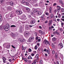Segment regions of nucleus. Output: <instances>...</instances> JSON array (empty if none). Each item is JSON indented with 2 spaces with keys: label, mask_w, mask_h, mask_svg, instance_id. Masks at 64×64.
Segmentation results:
<instances>
[{
  "label": "nucleus",
  "mask_w": 64,
  "mask_h": 64,
  "mask_svg": "<svg viewBox=\"0 0 64 64\" xmlns=\"http://www.w3.org/2000/svg\"><path fill=\"white\" fill-rule=\"evenodd\" d=\"M42 34H44V32L42 31V33H41Z\"/></svg>",
  "instance_id": "nucleus-47"
},
{
  "label": "nucleus",
  "mask_w": 64,
  "mask_h": 64,
  "mask_svg": "<svg viewBox=\"0 0 64 64\" xmlns=\"http://www.w3.org/2000/svg\"><path fill=\"white\" fill-rule=\"evenodd\" d=\"M25 29L26 30H29L30 28H29V25L26 24L25 26Z\"/></svg>",
  "instance_id": "nucleus-2"
},
{
  "label": "nucleus",
  "mask_w": 64,
  "mask_h": 64,
  "mask_svg": "<svg viewBox=\"0 0 64 64\" xmlns=\"http://www.w3.org/2000/svg\"><path fill=\"white\" fill-rule=\"evenodd\" d=\"M35 20H32L30 22V24L32 25L33 24H34V23H35Z\"/></svg>",
  "instance_id": "nucleus-12"
},
{
  "label": "nucleus",
  "mask_w": 64,
  "mask_h": 64,
  "mask_svg": "<svg viewBox=\"0 0 64 64\" xmlns=\"http://www.w3.org/2000/svg\"><path fill=\"white\" fill-rule=\"evenodd\" d=\"M26 48H27V47L22 48V50H26Z\"/></svg>",
  "instance_id": "nucleus-26"
},
{
  "label": "nucleus",
  "mask_w": 64,
  "mask_h": 64,
  "mask_svg": "<svg viewBox=\"0 0 64 64\" xmlns=\"http://www.w3.org/2000/svg\"><path fill=\"white\" fill-rule=\"evenodd\" d=\"M3 28V27L1 26H0V29H2Z\"/></svg>",
  "instance_id": "nucleus-38"
},
{
  "label": "nucleus",
  "mask_w": 64,
  "mask_h": 64,
  "mask_svg": "<svg viewBox=\"0 0 64 64\" xmlns=\"http://www.w3.org/2000/svg\"><path fill=\"white\" fill-rule=\"evenodd\" d=\"M58 57V54H56L55 57L56 58H57Z\"/></svg>",
  "instance_id": "nucleus-40"
},
{
  "label": "nucleus",
  "mask_w": 64,
  "mask_h": 64,
  "mask_svg": "<svg viewBox=\"0 0 64 64\" xmlns=\"http://www.w3.org/2000/svg\"><path fill=\"white\" fill-rule=\"evenodd\" d=\"M59 2L61 4H62V5H64V4L63 3V2L61 0H60L59 1Z\"/></svg>",
  "instance_id": "nucleus-14"
},
{
  "label": "nucleus",
  "mask_w": 64,
  "mask_h": 64,
  "mask_svg": "<svg viewBox=\"0 0 64 64\" xmlns=\"http://www.w3.org/2000/svg\"><path fill=\"white\" fill-rule=\"evenodd\" d=\"M57 32H54L53 33H54V34H57Z\"/></svg>",
  "instance_id": "nucleus-50"
},
{
  "label": "nucleus",
  "mask_w": 64,
  "mask_h": 64,
  "mask_svg": "<svg viewBox=\"0 0 64 64\" xmlns=\"http://www.w3.org/2000/svg\"><path fill=\"white\" fill-rule=\"evenodd\" d=\"M41 41V39H38V42H40Z\"/></svg>",
  "instance_id": "nucleus-48"
},
{
  "label": "nucleus",
  "mask_w": 64,
  "mask_h": 64,
  "mask_svg": "<svg viewBox=\"0 0 64 64\" xmlns=\"http://www.w3.org/2000/svg\"><path fill=\"white\" fill-rule=\"evenodd\" d=\"M57 34L58 35H59V34H59V32H57Z\"/></svg>",
  "instance_id": "nucleus-63"
},
{
  "label": "nucleus",
  "mask_w": 64,
  "mask_h": 64,
  "mask_svg": "<svg viewBox=\"0 0 64 64\" xmlns=\"http://www.w3.org/2000/svg\"><path fill=\"white\" fill-rule=\"evenodd\" d=\"M10 27H16V26L14 25H12Z\"/></svg>",
  "instance_id": "nucleus-30"
},
{
  "label": "nucleus",
  "mask_w": 64,
  "mask_h": 64,
  "mask_svg": "<svg viewBox=\"0 0 64 64\" xmlns=\"http://www.w3.org/2000/svg\"><path fill=\"white\" fill-rule=\"evenodd\" d=\"M38 50L39 51H41V49L40 48H39Z\"/></svg>",
  "instance_id": "nucleus-61"
},
{
  "label": "nucleus",
  "mask_w": 64,
  "mask_h": 64,
  "mask_svg": "<svg viewBox=\"0 0 64 64\" xmlns=\"http://www.w3.org/2000/svg\"><path fill=\"white\" fill-rule=\"evenodd\" d=\"M44 42L46 44V45H48V44L49 45H50L49 42H48L46 40H44Z\"/></svg>",
  "instance_id": "nucleus-6"
},
{
  "label": "nucleus",
  "mask_w": 64,
  "mask_h": 64,
  "mask_svg": "<svg viewBox=\"0 0 64 64\" xmlns=\"http://www.w3.org/2000/svg\"><path fill=\"white\" fill-rule=\"evenodd\" d=\"M4 28L5 31H8V30L9 29V28H7V27H6L5 26H4Z\"/></svg>",
  "instance_id": "nucleus-3"
},
{
  "label": "nucleus",
  "mask_w": 64,
  "mask_h": 64,
  "mask_svg": "<svg viewBox=\"0 0 64 64\" xmlns=\"http://www.w3.org/2000/svg\"><path fill=\"white\" fill-rule=\"evenodd\" d=\"M50 9V13H52V7H50V8H49Z\"/></svg>",
  "instance_id": "nucleus-19"
},
{
  "label": "nucleus",
  "mask_w": 64,
  "mask_h": 64,
  "mask_svg": "<svg viewBox=\"0 0 64 64\" xmlns=\"http://www.w3.org/2000/svg\"><path fill=\"white\" fill-rule=\"evenodd\" d=\"M13 15H12V14H11L10 15V17H13Z\"/></svg>",
  "instance_id": "nucleus-57"
},
{
  "label": "nucleus",
  "mask_w": 64,
  "mask_h": 64,
  "mask_svg": "<svg viewBox=\"0 0 64 64\" xmlns=\"http://www.w3.org/2000/svg\"><path fill=\"white\" fill-rule=\"evenodd\" d=\"M11 46H12V48H14V49H15V48H15V47L14 46H13V45H12Z\"/></svg>",
  "instance_id": "nucleus-37"
},
{
  "label": "nucleus",
  "mask_w": 64,
  "mask_h": 64,
  "mask_svg": "<svg viewBox=\"0 0 64 64\" xmlns=\"http://www.w3.org/2000/svg\"><path fill=\"white\" fill-rule=\"evenodd\" d=\"M38 11V10H34V13H36V12L37 13Z\"/></svg>",
  "instance_id": "nucleus-32"
},
{
  "label": "nucleus",
  "mask_w": 64,
  "mask_h": 64,
  "mask_svg": "<svg viewBox=\"0 0 64 64\" xmlns=\"http://www.w3.org/2000/svg\"><path fill=\"white\" fill-rule=\"evenodd\" d=\"M37 13L38 15H41V13L40 11H38Z\"/></svg>",
  "instance_id": "nucleus-13"
},
{
  "label": "nucleus",
  "mask_w": 64,
  "mask_h": 64,
  "mask_svg": "<svg viewBox=\"0 0 64 64\" xmlns=\"http://www.w3.org/2000/svg\"><path fill=\"white\" fill-rule=\"evenodd\" d=\"M61 10L62 12H64V8H62L61 9Z\"/></svg>",
  "instance_id": "nucleus-29"
},
{
  "label": "nucleus",
  "mask_w": 64,
  "mask_h": 64,
  "mask_svg": "<svg viewBox=\"0 0 64 64\" xmlns=\"http://www.w3.org/2000/svg\"><path fill=\"white\" fill-rule=\"evenodd\" d=\"M7 10H12V7L10 6H8L7 8Z\"/></svg>",
  "instance_id": "nucleus-10"
},
{
  "label": "nucleus",
  "mask_w": 64,
  "mask_h": 64,
  "mask_svg": "<svg viewBox=\"0 0 64 64\" xmlns=\"http://www.w3.org/2000/svg\"><path fill=\"white\" fill-rule=\"evenodd\" d=\"M57 8H58L57 9V11L58 12H59V11L61 10V7L60 6H57Z\"/></svg>",
  "instance_id": "nucleus-8"
},
{
  "label": "nucleus",
  "mask_w": 64,
  "mask_h": 64,
  "mask_svg": "<svg viewBox=\"0 0 64 64\" xmlns=\"http://www.w3.org/2000/svg\"><path fill=\"white\" fill-rule=\"evenodd\" d=\"M6 17L7 18H9V15L8 14H6Z\"/></svg>",
  "instance_id": "nucleus-24"
},
{
  "label": "nucleus",
  "mask_w": 64,
  "mask_h": 64,
  "mask_svg": "<svg viewBox=\"0 0 64 64\" xmlns=\"http://www.w3.org/2000/svg\"><path fill=\"white\" fill-rule=\"evenodd\" d=\"M1 2L2 3V2H4V1H5L4 0H1Z\"/></svg>",
  "instance_id": "nucleus-49"
},
{
  "label": "nucleus",
  "mask_w": 64,
  "mask_h": 64,
  "mask_svg": "<svg viewBox=\"0 0 64 64\" xmlns=\"http://www.w3.org/2000/svg\"><path fill=\"white\" fill-rule=\"evenodd\" d=\"M57 21H59V20H60V19H57Z\"/></svg>",
  "instance_id": "nucleus-62"
},
{
  "label": "nucleus",
  "mask_w": 64,
  "mask_h": 64,
  "mask_svg": "<svg viewBox=\"0 0 64 64\" xmlns=\"http://www.w3.org/2000/svg\"><path fill=\"white\" fill-rule=\"evenodd\" d=\"M37 45H38V46H40V44L39 43H37Z\"/></svg>",
  "instance_id": "nucleus-46"
},
{
  "label": "nucleus",
  "mask_w": 64,
  "mask_h": 64,
  "mask_svg": "<svg viewBox=\"0 0 64 64\" xmlns=\"http://www.w3.org/2000/svg\"><path fill=\"white\" fill-rule=\"evenodd\" d=\"M38 54H36V57H37V58H38Z\"/></svg>",
  "instance_id": "nucleus-54"
},
{
  "label": "nucleus",
  "mask_w": 64,
  "mask_h": 64,
  "mask_svg": "<svg viewBox=\"0 0 64 64\" xmlns=\"http://www.w3.org/2000/svg\"><path fill=\"white\" fill-rule=\"evenodd\" d=\"M9 4H10L11 6H13L14 5V4L11 1L8 2Z\"/></svg>",
  "instance_id": "nucleus-11"
},
{
  "label": "nucleus",
  "mask_w": 64,
  "mask_h": 64,
  "mask_svg": "<svg viewBox=\"0 0 64 64\" xmlns=\"http://www.w3.org/2000/svg\"><path fill=\"white\" fill-rule=\"evenodd\" d=\"M37 45H36L34 47V49L36 50V49H37Z\"/></svg>",
  "instance_id": "nucleus-31"
},
{
  "label": "nucleus",
  "mask_w": 64,
  "mask_h": 64,
  "mask_svg": "<svg viewBox=\"0 0 64 64\" xmlns=\"http://www.w3.org/2000/svg\"><path fill=\"white\" fill-rule=\"evenodd\" d=\"M8 61L11 62L12 61V60H11V59H10L8 60Z\"/></svg>",
  "instance_id": "nucleus-45"
},
{
  "label": "nucleus",
  "mask_w": 64,
  "mask_h": 64,
  "mask_svg": "<svg viewBox=\"0 0 64 64\" xmlns=\"http://www.w3.org/2000/svg\"><path fill=\"white\" fill-rule=\"evenodd\" d=\"M29 35V32H27L26 34H24V36L26 37H28Z\"/></svg>",
  "instance_id": "nucleus-9"
},
{
  "label": "nucleus",
  "mask_w": 64,
  "mask_h": 64,
  "mask_svg": "<svg viewBox=\"0 0 64 64\" xmlns=\"http://www.w3.org/2000/svg\"><path fill=\"white\" fill-rule=\"evenodd\" d=\"M34 38L33 37L31 36L29 39L28 41L29 42H31L34 41Z\"/></svg>",
  "instance_id": "nucleus-1"
},
{
  "label": "nucleus",
  "mask_w": 64,
  "mask_h": 64,
  "mask_svg": "<svg viewBox=\"0 0 64 64\" xmlns=\"http://www.w3.org/2000/svg\"><path fill=\"white\" fill-rule=\"evenodd\" d=\"M48 23V20H46L45 22V23Z\"/></svg>",
  "instance_id": "nucleus-55"
},
{
  "label": "nucleus",
  "mask_w": 64,
  "mask_h": 64,
  "mask_svg": "<svg viewBox=\"0 0 64 64\" xmlns=\"http://www.w3.org/2000/svg\"><path fill=\"white\" fill-rule=\"evenodd\" d=\"M62 26H63L64 25V23L63 22H62L61 23Z\"/></svg>",
  "instance_id": "nucleus-52"
},
{
  "label": "nucleus",
  "mask_w": 64,
  "mask_h": 64,
  "mask_svg": "<svg viewBox=\"0 0 64 64\" xmlns=\"http://www.w3.org/2000/svg\"><path fill=\"white\" fill-rule=\"evenodd\" d=\"M57 10L56 9L54 10V13H56V12H57Z\"/></svg>",
  "instance_id": "nucleus-41"
},
{
  "label": "nucleus",
  "mask_w": 64,
  "mask_h": 64,
  "mask_svg": "<svg viewBox=\"0 0 64 64\" xmlns=\"http://www.w3.org/2000/svg\"><path fill=\"white\" fill-rule=\"evenodd\" d=\"M52 41H56V38L55 37H54L52 38Z\"/></svg>",
  "instance_id": "nucleus-22"
},
{
  "label": "nucleus",
  "mask_w": 64,
  "mask_h": 64,
  "mask_svg": "<svg viewBox=\"0 0 64 64\" xmlns=\"http://www.w3.org/2000/svg\"><path fill=\"white\" fill-rule=\"evenodd\" d=\"M34 34H35V36H37V33H36V32Z\"/></svg>",
  "instance_id": "nucleus-58"
},
{
  "label": "nucleus",
  "mask_w": 64,
  "mask_h": 64,
  "mask_svg": "<svg viewBox=\"0 0 64 64\" xmlns=\"http://www.w3.org/2000/svg\"><path fill=\"white\" fill-rule=\"evenodd\" d=\"M31 55L32 56H34V54L33 53H32L31 54Z\"/></svg>",
  "instance_id": "nucleus-36"
},
{
  "label": "nucleus",
  "mask_w": 64,
  "mask_h": 64,
  "mask_svg": "<svg viewBox=\"0 0 64 64\" xmlns=\"http://www.w3.org/2000/svg\"><path fill=\"white\" fill-rule=\"evenodd\" d=\"M50 23H49V24L50 25L52 23V20H50L49 21Z\"/></svg>",
  "instance_id": "nucleus-16"
},
{
  "label": "nucleus",
  "mask_w": 64,
  "mask_h": 64,
  "mask_svg": "<svg viewBox=\"0 0 64 64\" xmlns=\"http://www.w3.org/2000/svg\"><path fill=\"white\" fill-rule=\"evenodd\" d=\"M26 2V1H25L24 0H22V3H23V4H24V3H25V2Z\"/></svg>",
  "instance_id": "nucleus-33"
},
{
  "label": "nucleus",
  "mask_w": 64,
  "mask_h": 64,
  "mask_svg": "<svg viewBox=\"0 0 64 64\" xmlns=\"http://www.w3.org/2000/svg\"><path fill=\"white\" fill-rule=\"evenodd\" d=\"M52 52V54H55V51H53Z\"/></svg>",
  "instance_id": "nucleus-51"
},
{
  "label": "nucleus",
  "mask_w": 64,
  "mask_h": 64,
  "mask_svg": "<svg viewBox=\"0 0 64 64\" xmlns=\"http://www.w3.org/2000/svg\"><path fill=\"white\" fill-rule=\"evenodd\" d=\"M30 56H29L28 58V59H30Z\"/></svg>",
  "instance_id": "nucleus-64"
},
{
  "label": "nucleus",
  "mask_w": 64,
  "mask_h": 64,
  "mask_svg": "<svg viewBox=\"0 0 64 64\" xmlns=\"http://www.w3.org/2000/svg\"><path fill=\"white\" fill-rule=\"evenodd\" d=\"M10 46L9 45L7 46H6V48H8V49L10 48Z\"/></svg>",
  "instance_id": "nucleus-27"
},
{
  "label": "nucleus",
  "mask_w": 64,
  "mask_h": 64,
  "mask_svg": "<svg viewBox=\"0 0 64 64\" xmlns=\"http://www.w3.org/2000/svg\"><path fill=\"white\" fill-rule=\"evenodd\" d=\"M24 5H26L27 6H28V5H29V3H28V2L26 1L24 3Z\"/></svg>",
  "instance_id": "nucleus-15"
},
{
  "label": "nucleus",
  "mask_w": 64,
  "mask_h": 64,
  "mask_svg": "<svg viewBox=\"0 0 64 64\" xmlns=\"http://www.w3.org/2000/svg\"><path fill=\"white\" fill-rule=\"evenodd\" d=\"M28 61V62H29V63H31V61H30V60H27V61Z\"/></svg>",
  "instance_id": "nucleus-53"
},
{
  "label": "nucleus",
  "mask_w": 64,
  "mask_h": 64,
  "mask_svg": "<svg viewBox=\"0 0 64 64\" xmlns=\"http://www.w3.org/2000/svg\"><path fill=\"white\" fill-rule=\"evenodd\" d=\"M2 59L3 61H6V58L4 57H3L2 58Z\"/></svg>",
  "instance_id": "nucleus-28"
},
{
  "label": "nucleus",
  "mask_w": 64,
  "mask_h": 64,
  "mask_svg": "<svg viewBox=\"0 0 64 64\" xmlns=\"http://www.w3.org/2000/svg\"><path fill=\"white\" fill-rule=\"evenodd\" d=\"M26 10H27V11L28 12H29V11H30V9L28 8H26Z\"/></svg>",
  "instance_id": "nucleus-25"
},
{
  "label": "nucleus",
  "mask_w": 64,
  "mask_h": 64,
  "mask_svg": "<svg viewBox=\"0 0 64 64\" xmlns=\"http://www.w3.org/2000/svg\"><path fill=\"white\" fill-rule=\"evenodd\" d=\"M60 57L61 58H63V56L62 55H61L60 56Z\"/></svg>",
  "instance_id": "nucleus-44"
},
{
  "label": "nucleus",
  "mask_w": 64,
  "mask_h": 64,
  "mask_svg": "<svg viewBox=\"0 0 64 64\" xmlns=\"http://www.w3.org/2000/svg\"><path fill=\"white\" fill-rule=\"evenodd\" d=\"M46 50H46V49H45L44 50V51L45 52L46 51Z\"/></svg>",
  "instance_id": "nucleus-60"
},
{
  "label": "nucleus",
  "mask_w": 64,
  "mask_h": 64,
  "mask_svg": "<svg viewBox=\"0 0 64 64\" xmlns=\"http://www.w3.org/2000/svg\"><path fill=\"white\" fill-rule=\"evenodd\" d=\"M24 61H26V62H27V59L26 58H24Z\"/></svg>",
  "instance_id": "nucleus-39"
},
{
  "label": "nucleus",
  "mask_w": 64,
  "mask_h": 64,
  "mask_svg": "<svg viewBox=\"0 0 64 64\" xmlns=\"http://www.w3.org/2000/svg\"><path fill=\"white\" fill-rule=\"evenodd\" d=\"M56 5V3H54V4L53 6H55V5Z\"/></svg>",
  "instance_id": "nucleus-56"
},
{
  "label": "nucleus",
  "mask_w": 64,
  "mask_h": 64,
  "mask_svg": "<svg viewBox=\"0 0 64 64\" xmlns=\"http://www.w3.org/2000/svg\"><path fill=\"white\" fill-rule=\"evenodd\" d=\"M32 51V50H31V49L30 48H29L28 50V52H31Z\"/></svg>",
  "instance_id": "nucleus-34"
},
{
  "label": "nucleus",
  "mask_w": 64,
  "mask_h": 64,
  "mask_svg": "<svg viewBox=\"0 0 64 64\" xmlns=\"http://www.w3.org/2000/svg\"><path fill=\"white\" fill-rule=\"evenodd\" d=\"M60 47L61 48H62L63 47V45L62 43H61L60 44Z\"/></svg>",
  "instance_id": "nucleus-23"
},
{
  "label": "nucleus",
  "mask_w": 64,
  "mask_h": 64,
  "mask_svg": "<svg viewBox=\"0 0 64 64\" xmlns=\"http://www.w3.org/2000/svg\"><path fill=\"white\" fill-rule=\"evenodd\" d=\"M16 12H17V13H18V14H20V15L22 14V12L20 11V10H16Z\"/></svg>",
  "instance_id": "nucleus-7"
},
{
  "label": "nucleus",
  "mask_w": 64,
  "mask_h": 64,
  "mask_svg": "<svg viewBox=\"0 0 64 64\" xmlns=\"http://www.w3.org/2000/svg\"><path fill=\"white\" fill-rule=\"evenodd\" d=\"M18 39H20L19 40L21 42H24V39L20 38V36H18Z\"/></svg>",
  "instance_id": "nucleus-4"
},
{
  "label": "nucleus",
  "mask_w": 64,
  "mask_h": 64,
  "mask_svg": "<svg viewBox=\"0 0 64 64\" xmlns=\"http://www.w3.org/2000/svg\"><path fill=\"white\" fill-rule=\"evenodd\" d=\"M45 14L46 15H47V16H48V15H49V14L48 12H46L45 13Z\"/></svg>",
  "instance_id": "nucleus-35"
},
{
  "label": "nucleus",
  "mask_w": 64,
  "mask_h": 64,
  "mask_svg": "<svg viewBox=\"0 0 64 64\" xmlns=\"http://www.w3.org/2000/svg\"><path fill=\"white\" fill-rule=\"evenodd\" d=\"M6 27L9 28L10 27V25H9V24H6Z\"/></svg>",
  "instance_id": "nucleus-21"
},
{
  "label": "nucleus",
  "mask_w": 64,
  "mask_h": 64,
  "mask_svg": "<svg viewBox=\"0 0 64 64\" xmlns=\"http://www.w3.org/2000/svg\"><path fill=\"white\" fill-rule=\"evenodd\" d=\"M10 35H11V36H12L14 38H15V34L14 33H12Z\"/></svg>",
  "instance_id": "nucleus-5"
},
{
  "label": "nucleus",
  "mask_w": 64,
  "mask_h": 64,
  "mask_svg": "<svg viewBox=\"0 0 64 64\" xmlns=\"http://www.w3.org/2000/svg\"><path fill=\"white\" fill-rule=\"evenodd\" d=\"M42 30H40L39 31V32L40 33H42Z\"/></svg>",
  "instance_id": "nucleus-42"
},
{
  "label": "nucleus",
  "mask_w": 64,
  "mask_h": 64,
  "mask_svg": "<svg viewBox=\"0 0 64 64\" xmlns=\"http://www.w3.org/2000/svg\"><path fill=\"white\" fill-rule=\"evenodd\" d=\"M22 19H26V16L25 15H23L22 16Z\"/></svg>",
  "instance_id": "nucleus-20"
},
{
  "label": "nucleus",
  "mask_w": 64,
  "mask_h": 64,
  "mask_svg": "<svg viewBox=\"0 0 64 64\" xmlns=\"http://www.w3.org/2000/svg\"><path fill=\"white\" fill-rule=\"evenodd\" d=\"M39 27L40 29H42V28L41 26H39Z\"/></svg>",
  "instance_id": "nucleus-59"
},
{
  "label": "nucleus",
  "mask_w": 64,
  "mask_h": 64,
  "mask_svg": "<svg viewBox=\"0 0 64 64\" xmlns=\"http://www.w3.org/2000/svg\"><path fill=\"white\" fill-rule=\"evenodd\" d=\"M54 16V15L52 14H51L50 15V17L51 19L53 17V16Z\"/></svg>",
  "instance_id": "nucleus-18"
},
{
  "label": "nucleus",
  "mask_w": 64,
  "mask_h": 64,
  "mask_svg": "<svg viewBox=\"0 0 64 64\" xmlns=\"http://www.w3.org/2000/svg\"><path fill=\"white\" fill-rule=\"evenodd\" d=\"M57 15H58V18H60V17H61V14H60L59 13V12H58Z\"/></svg>",
  "instance_id": "nucleus-17"
},
{
  "label": "nucleus",
  "mask_w": 64,
  "mask_h": 64,
  "mask_svg": "<svg viewBox=\"0 0 64 64\" xmlns=\"http://www.w3.org/2000/svg\"><path fill=\"white\" fill-rule=\"evenodd\" d=\"M53 20L54 21V22H57V21H56V18H55Z\"/></svg>",
  "instance_id": "nucleus-43"
}]
</instances>
